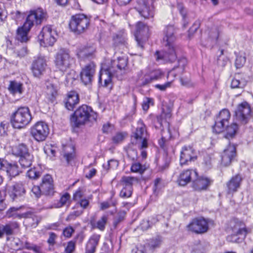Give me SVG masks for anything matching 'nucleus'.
Segmentation results:
<instances>
[{"instance_id": "55", "label": "nucleus", "mask_w": 253, "mask_h": 253, "mask_svg": "<svg viewBox=\"0 0 253 253\" xmlns=\"http://www.w3.org/2000/svg\"><path fill=\"white\" fill-rule=\"evenodd\" d=\"M127 157L132 160H135L137 158V153L135 149L128 146L126 149Z\"/></svg>"}, {"instance_id": "3", "label": "nucleus", "mask_w": 253, "mask_h": 253, "mask_svg": "<svg viewBox=\"0 0 253 253\" xmlns=\"http://www.w3.org/2000/svg\"><path fill=\"white\" fill-rule=\"evenodd\" d=\"M97 115L91 107L83 105L79 107L70 117L71 125L75 127H79L86 122L95 121Z\"/></svg>"}, {"instance_id": "5", "label": "nucleus", "mask_w": 253, "mask_h": 253, "mask_svg": "<svg viewBox=\"0 0 253 253\" xmlns=\"http://www.w3.org/2000/svg\"><path fill=\"white\" fill-rule=\"evenodd\" d=\"M90 19L84 14H78L71 17L69 27L76 34L84 32L89 27Z\"/></svg>"}, {"instance_id": "20", "label": "nucleus", "mask_w": 253, "mask_h": 253, "mask_svg": "<svg viewBox=\"0 0 253 253\" xmlns=\"http://www.w3.org/2000/svg\"><path fill=\"white\" fill-rule=\"evenodd\" d=\"M95 65L91 62L86 65L80 73L82 82L85 84H90L93 78L95 72Z\"/></svg>"}, {"instance_id": "13", "label": "nucleus", "mask_w": 253, "mask_h": 253, "mask_svg": "<svg viewBox=\"0 0 253 253\" xmlns=\"http://www.w3.org/2000/svg\"><path fill=\"white\" fill-rule=\"evenodd\" d=\"M139 179L136 177L124 176L122 177L121 183L123 188L120 193V196L123 198L130 197L132 191V186L135 183L138 182Z\"/></svg>"}, {"instance_id": "36", "label": "nucleus", "mask_w": 253, "mask_h": 253, "mask_svg": "<svg viewBox=\"0 0 253 253\" xmlns=\"http://www.w3.org/2000/svg\"><path fill=\"white\" fill-rule=\"evenodd\" d=\"M46 87L45 92L47 97L52 102L57 94V86L52 83L48 81L46 83Z\"/></svg>"}, {"instance_id": "57", "label": "nucleus", "mask_w": 253, "mask_h": 253, "mask_svg": "<svg viewBox=\"0 0 253 253\" xmlns=\"http://www.w3.org/2000/svg\"><path fill=\"white\" fill-rule=\"evenodd\" d=\"M15 53L16 56L20 58L24 57L28 54V50L26 46H23L19 49L15 50Z\"/></svg>"}, {"instance_id": "25", "label": "nucleus", "mask_w": 253, "mask_h": 253, "mask_svg": "<svg viewBox=\"0 0 253 253\" xmlns=\"http://www.w3.org/2000/svg\"><path fill=\"white\" fill-rule=\"evenodd\" d=\"M211 182V180L207 177H198L197 176L194 180L193 187L196 190H204L210 186Z\"/></svg>"}, {"instance_id": "52", "label": "nucleus", "mask_w": 253, "mask_h": 253, "mask_svg": "<svg viewBox=\"0 0 253 253\" xmlns=\"http://www.w3.org/2000/svg\"><path fill=\"white\" fill-rule=\"evenodd\" d=\"M18 209L16 208H11L6 212V216L8 217L20 219V213L18 212Z\"/></svg>"}, {"instance_id": "43", "label": "nucleus", "mask_w": 253, "mask_h": 253, "mask_svg": "<svg viewBox=\"0 0 253 253\" xmlns=\"http://www.w3.org/2000/svg\"><path fill=\"white\" fill-rule=\"evenodd\" d=\"M163 243V238L161 236H156L153 238L149 243V246L152 250L159 248Z\"/></svg>"}, {"instance_id": "32", "label": "nucleus", "mask_w": 253, "mask_h": 253, "mask_svg": "<svg viewBox=\"0 0 253 253\" xmlns=\"http://www.w3.org/2000/svg\"><path fill=\"white\" fill-rule=\"evenodd\" d=\"M19 228V224L16 222H10L8 224H0V238L2 237L4 234L11 235L13 230Z\"/></svg>"}, {"instance_id": "37", "label": "nucleus", "mask_w": 253, "mask_h": 253, "mask_svg": "<svg viewBox=\"0 0 253 253\" xmlns=\"http://www.w3.org/2000/svg\"><path fill=\"white\" fill-rule=\"evenodd\" d=\"M23 85L22 83L13 81L10 82L8 88L9 91L13 94H22L23 91Z\"/></svg>"}, {"instance_id": "26", "label": "nucleus", "mask_w": 253, "mask_h": 253, "mask_svg": "<svg viewBox=\"0 0 253 253\" xmlns=\"http://www.w3.org/2000/svg\"><path fill=\"white\" fill-rule=\"evenodd\" d=\"M26 26V22L22 27H19L16 30L15 39L21 42H26L29 40L28 34L32 26Z\"/></svg>"}, {"instance_id": "34", "label": "nucleus", "mask_w": 253, "mask_h": 253, "mask_svg": "<svg viewBox=\"0 0 253 253\" xmlns=\"http://www.w3.org/2000/svg\"><path fill=\"white\" fill-rule=\"evenodd\" d=\"M187 61L186 58H181L178 60V65L177 67H175L172 71L169 72L168 74V78L170 76L175 77L176 73L179 75L182 74L184 71V67L187 65Z\"/></svg>"}, {"instance_id": "15", "label": "nucleus", "mask_w": 253, "mask_h": 253, "mask_svg": "<svg viewBox=\"0 0 253 253\" xmlns=\"http://www.w3.org/2000/svg\"><path fill=\"white\" fill-rule=\"evenodd\" d=\"M187 228L197 234H203L209 229L208 220L203 217L195 218L188 225Z\"/></svg>"}, {"instance_id": "41", "label": "nucleus", "mask_w": 253, "mask_h": 253, "mask_svg": "<svg viewBox=\"0 0 253 253\" xmlns=\"http://www.w3.org/2000/svg\"><path fill=\"white\" fill-rule=\"evenodd\" d=\"M70 195L68 193L63 194L60 198L59 201L54 203L50 208H60L66 204H70Z\"/></svg>"}, {"instance_id": "12", "label": "nucleus", "mask_w": 253, "mask_h": 253, "mask_svg": "<svg viewBox=\"0 0 253 253\" xmlns=\"http://www.w3.org/2000/svg\"><path fill=\"white\" fill-rule=\"evenodd\" d=\"M230 113L228 110L223 109L216 117L214 125L213 126L214 132L219 133L223 132L225 127L229 124Z\"/></svg>"}, {"instance_id": "49", "label": "nucleus", "mask_w": 253, "mask_h": 253, "mask_svg": "<svg viewBox=\"0 0 253 253\" xmlns=\"http://www.w3.org/2000/svg\"><path fill=\"white\" fill-rule=\"evenodd\" d=\"M107 220L108 217L106 215L102 216L101 218L97 221L95 227L98 228L101 231H104Z\"/></svg>"}, {"instance_id": "59", "label": "nucleus", "mask_w": 253, "mask_h": 253, "mask_svg": "<svg viewBox=\"0 0 253 253\" xmlns=\"http://www.w3.org/2000/svg\"><path fill=\"white\" fill-rule=\"evenodd\" d=\"M116 204V201L111 200L110 202L106 201L102 202L100 204V209L101 210H105L111 207V206H115Z\"/></svg>"}, {"instance_id": "11", "label": "nucleus", "mask_w": 253, "mask_h": 253, "mask_svg": "<svg viewBox=\"0 0 253 253\" xmlns=\"http://www.w3.org/2000/svg\"><path fill=\"white\" fill-rule=\"evenodd\" d=\"M30 133L36 141H43L49 134V128L44 122H39L31 128Z\"/></svg>"}, {"instance_id": "22", "label": "nucleus", "mask_w": 253, "mask_h": 253, "mask_svg": "<svg viewBox=\"0 0 253 253\" xmlns=\"http://www.w3.org/2000/svg\"><path fill=\"white\" fill-rule=\"evenodd\" d=\"M236 156L235 146L234 145H229L224 149L221 155V164L225 167L229 166Z\"/></svg>"}, {"instance_id": "38", "label": "nucleus", "mask_w": 253, "mask_h": 253, "mask_svg": "<svg viewBox=\"0 0 253 253\" xmlns=\"http://www.w3.org/2000/svg\"><path fill=\"white\" fill-rule=\"evenodd\" d=\"M5 172L9 176L14 177L17 176L21 172L18 165L15 163H9Z\"/></svg>"}, {"instance_id": "42", "label": "nucleus", "mask_w": 253, "mask_h": 253, "mask_svg": "<svg viewBox=\"0 0 253 253\" xmlns=\"http://www.w3.org/2000/svg\"><path fill=\"white\" fill-rule=\"evenodd\" d=\"M13 153L15 155L19 157L26 155L29 153L27 146L24 144H21L15 147L13 150Z\"/></svg>"}, {"instance_id": "54", "label": "nucleus", "mask_w": 253, "mask_h": 253, "mask_svg": "<svg viewBox=\"0 0 253 253\" xmlns=\"http://www.w3.org/2000/svg\"><path fill=\"white\" fill-rule=\"evenodd\" d=\"M119 166V162L115 160L111 159L108 161L107 164L106 165L104 164L103 167L104 169L108 170L111 169H116Z\"/></svg>"}, {"instance_id": "63", "label": "nucleus", "mask_w": 253, "mask_h": 253, "mask_svg": "<svg viewBox=\"0 0 253 253\" xmlns=\"http://www.w3.org/2000/svg\"><path fill=\"white\" fill-rule=\"evenodd\" d=\"M74 232V229L72 227H68L63 230V235L67 238H70Z\"/></svg>"}, {"instance_id": "14", "label": "nucleus", "mask_w": 253, "mask_h": 253, "mask_svg": "<svg viewBox=\"0 0 253 253\" xmlns=\"http://www.w3.org/2000/svg\"><path fill=\"white\" fill-rule=\"evenodd\" d=\"M54 34L50 26L44 27L38 36L40 44L44 47L52 46L56 41Z\"/></svg>"}, {"instance_id": "28", "label": "nucleus", "mask_w": 253, "mask_h": 253, "mask_svg": "<svg viewBox=\"0 0 253 253\" xmlns=\"http://www.w3.org/2000/svg\"><path fill=\"white\" fill-rule=\"evenodd\" d=\"M247 83V76L240 74H236L232 79L231 83V87L232 88L243 89Z\"/></svg>"}, {"instance_id": "16", "label": "nucleus", "mask_w": 253, "mask_h": 253, "mask_svg": "<svg viewBox=\"0 0 253 253\" xmlns=\"http://www.w3.org/2000/svg\"><path fill=\"white\" fill-rule=\"evenodd\" d=\"M251 107L246 102L239 104L235 111L237 120L242 124L248 123V120L251 118Z\"/></svg>"}, {"instance_id": "24", "label": "nucleus", "mask_w": 253, "mask_h": 253, "mask_svg": "<svg viewBox=\"0 0 253 253\" xmlns=\"http://www.w3.org/2000/svg\"><path fill=\"white\" fill-rule=\"evenodd\" d=\"M42 189V193L46 195L52 194L54 192L53 180L51 176L46 174L42 179V182L41 184Z\"/></svg>"}, {"instance_id": "23", "label": "nucleus", "mask_w": 253, "mask_h": 253, "mask_svg": "<svg viewBox=\"0 0 253 253\" xmlns=\"http://www.w3.org/2000/svg\"><path fill=\"white\" fill-rule=\"evenodd\" d=\"M198 175L197 172L193 169H187L183 171L179 175L177 182L180 186H185L188 183L192 181Z\"/></svg>"}, {"instance_id": "30", "label": "nucleus", "mask_w": 253, "mask_h": 253, "mask_svg": "<svg viewBox=\"0 0 253 253\" xmlns=\"http://www.w3.org/2000/svg\"><path fill=\"white\" fill-rule=\"evenodd\" d=\"M22 218L26 219V222L31 227L35 228L39 224L38 217L31 211L20 213V219Z\"/></svg>"}, {"instance_id": "60", "label": "nucleus", "mask_w": 253, "mask_h": 253, "mask_svg": "<svg viewBox=\"0 0 253 253\" xmlns=\"http://www.w3.org/2000/svg\"><path fill=\"white\" fill-rule=\"evenodd\" d=\"M57 238V235L53 232L49 233V238L47 241L50 246H54L55 244V240Z\"/></svg>"}, {"instance_id": "8", "label": "nucleus", "mask_w": 253, "mask_h": 253, "mask_svg": "<svg viewBox=\"0 0 253 253\" xmlns=\"http://www.w3.org/2000/svg\"><path fill=\"white\" fill-rule=\"evenodd\" d=\"M47 18V12L42 8L31 10L27 17L26 26L33 27L35 24L40 25L45 21Z\"/></svg>"}, {"instance_id": "29", "label": "nucleus", "mask_w": 253, "mask_h": 253, "mask_svg": "<svg viewBox=\"0 0 253 253\" xmlns=\"http://www.w3.org/2000/svg\"><path fill=\"white\" fill-rule=\"evenodd\" d=\"M96 51L94 45L85 46L79 49L78 56L79 58L84 59L93 57Z\"/></svg>"}, {"instance_id": "27", "label": "nucleus", "mask_w": 253, "mask_h": 253, "mask_svg": "<svg viewBox=\"0 0 253 253\" xmlns=\"http://www.w3.org/2000/svg\"><path fill=\"white\" fill-rule=\"evenodd\" d=\"M79 102L78 94L75 91H71L67 94L65 107L69 110H72L75 106Z\"/></svg>"}, {"instance_id": "62", "label": "nucleus", "mask_w": 253, "mask_h": 253, "mask_svg": "<svg viewBox=\"0 0 253 253\" xmlns=\"http://www.w3.org/2000/svg\"><path fill=\"white\" fill-rule=\"evenodd\" d=\"M83 192L81 188H79L73 195V199L74 201L78 202L80 199H82Z\"/></svg>"}, {"instance_id": "51", "label": "nucleus", "mask_w": 253, "mask_h": 253, "mask_svg": "<svg viewBox=\"0 0 253 253\" xmlns=\"http://www.w3.org/2000/svg\"><path fill=\"white\" fill-rule=\"evenodd\" d=\"M83 210L77 209V210L71 212L66 217V221H70L75 220L77 217L83 213Z\"/></svg>"}, {"instance_id": "1", "label": "nucleus", "mask_w": 253, "mask_h": 253, "mask_svg": "<svg viewBox=\"0 0 253 253\" xmlns=\"http://www.w3.org/2000/svg\"><path fill=\"white\" fill-rule=\"evenodd\" d=\"M176 30L172 25L167 26L164 30L163 42L167 47L165 54L156 51L155 56L157 61L163 60L173 62L176 59V55L173 42L176 40Z\"/></svg>"}, {"instance_id": "45", "label": "nucleus", "mask_w": 253, "mask_h": 253, "mask_svg": "<svg viewBox=\"0 0 253 253\" xmlns=\"http://www.w3.org/2000/svg\"><path fill=\"white\" fill-rule=\"evenodd\" d=\"M89 204V202L88 200L86 198H83L82 199H80V200L77 202L76 205L73 209H76L79 208V209L83 210V211L84 210L87 209Z\"/></svg>"}, {"instance_id": "33", "label": "nucleus", "mask_w": 253, "mask_h": 253, "mask_svg": "<svg viewBox=\"0 0 253 253\" xmlns=\"http://www.w3.org/2000/svg\"><path fill=\"white\" fill-rule=\"evenodd\" d=\"M242 179V177L239 174L233 176L226 184L228 192L231 193L236 191L240 187Z\"/></svg>"}, {"instance_id": "17", "label": "nucleus", "mask_w": 253, "mask_h": 253, "mask_svg": "<svg viewBox=\"0 0 253 253\" xmlns=\"http://www.w3.org/2000/svg\"><path fill=\"white\" fill-rule=\"evenodd\" d=\"M164 76L160 69H155L146 73L141 79L137 80L136 82L140 86H145L152 82L161 79Z\"/></svg>"}, {"instance_id": "9", "label": "nucleus", "mask_w": 253, "mask_h": 253, "mask_svg": "<svg viewBox=\"0 0 253 253\" xmlns=\"http://www.w3.org/2000/svg\"><path fill=\"white\" fill-rule=\"evenodd\" d=\"M154 0H138L136 10L144 19L153 18L155 14Z\"/></svg>"}, {"instance_id": "40", "label": "nucleus", "mask_w": 253, "mask_h": 253, "mask_svg": "<svg viewBox=\"0 0 253 253\" xmlns=\"http://www.w3.org/2000/svg\"><path fill=\"white\" fill-rule=\"evenodd\" d=\"M33 156L30 153L28 154L20 157L19 162L23 169H26L30 167L32 164Z\"/></svg>"}, {"instance_id": "58", "label": "nucleus", "mask_w": 253, "mask_h": 253, "mask_svg": "<svg viewBox=\"0 0 253 253\" xmlns=\"http://www.w3.org/2000/svg\"><path fill=\"white\" fill-rule=\"evenodd\" d=\"M75 241H70L67 243V246L65 248L66 253H73L75 250Z\"/></svg>"}, {"instance_id": "53", "label": "nucleus", "mask_w": 253, "mask_h": 253, "mask_svg": "<svg viewBox=\"0 0 253 253\" xmlns=\"http://www.w3.org/2000/svg\"><path fill=\"white\" fill-rule=\"evenodd\" d=\"M219 34L218 28L216 26L212 27L209 32V37L212 40L216 41Z\"/></svg>"}, {"instance_id": "4", "label": "nucleus", "mask_w": 253, "mask_h": 253, "mask_svg": "<svg viewBox=\"0 0 253 253\" xmlns=\"http://www.w3.org/2000/svg\"><path fill=\"white\" fill-rule=\"evenodd\" d=\"M32 119L29 108L20 107L12 114L11 123L14 128L19 129L28 125Z\"/></svg>"}, {"instance_id": "35", "label": "nucleus", "mask_w": 253, "mask_h": 253, "mask_svg": "<svg viewBox=\"0 0 253 253\" xmlns=\"http://www.w3.org/2000/svg\"><path fill=\"white\" fill-rule=\"evenodd\" d=\"M136 33L135 34V38L137 42V45L141 48H143V43L138 39V37L141 36L144 33H146L148 31V28L141 22H137L136 25Z\"/></svg>"}, {"instance_id": "2", "label": "nucleus", "mask_w": 253, "mask_h": 253, "mask_svg": "<svg viewBox=\"0 0 253 253\" xmlns=\"http://www.w3.org/2000/svg\"><path fill=\"white\" fill-rule=\"evenodd\" d=\"M127 64L126 57H118L117 60H112L107 68L102 67L99 77V83L104 81V86H108L111 83L113 76L118 77L119 74L125 70Z\"/></svg>"}, {"instance_id": "6", "label": "nucleus", "mask_w": 253, "mask_h": 253, "mask_svg": "<svg viewBox=\"0 0 253 253\" xmlns=\"http://www.w3.org/2000/svg\"><path fill=\"white\" fill-rule=\"evenodd\" d=\"M133 137L135 142L133 141L132 143H135L140 149H145L148 147L149 134L146 130V126L141 119H139L137 122V126L133 134Z\"/></svg>"}, {"instance_id": "19", "label": "nucleus", "mask_w": 253, "mask_h": 253, "mask_svg": "<svg viewBox=\"0 0 253 253\" xmlns=\"http://www.w3.org/2000/svg\"><path fill=\"white\" fill-rule=\"evenodd\" d=\"M47 61L43 56H39L33 61L31 70L34 77L40 78L45 73L47 67Z\"/></svg>"}, {"instance_id": "50", "label": "nucleus", "mask_w": 253, "mask_h": 253, "mask_svg": "<svg viewBox=\"0 0 253 253\" xmlns=\"http://www.w3.org/2000/svg\"><path fill=\"white\" fill-rule=\"evenodd\" d=\"M114 44L116 46H126L127 44L126 38L123 35H117L114 38Z\"/></svg>"}, {"instance_id": "21", "label": "nucleus", "mask_w": 253, "mask_h": 253, "mask_svg": "<svg viewBox=\"0 0 253 253\" xmlns=\"http://www.w3.org/2000/svg\"><path fill=\"white\" fill-rule=\"evenodd\" d=\"M197 158L196 153L190 146L182 147L180 157V164L181 166L188 165L189 163L195 161Z\"/></svg>"}, {"instance_id": "61", "label": "nucleus", "mask_w": 253, "mask_h": 253, "mask_svg": "<svg viewBox=\"0 0 253 253\" xmlns=\"http://www.w3.org/2000/svg\"><path fill=\"white\" fill-rule=\"evenodd\" d=\"M32 193L37 198H39L42 193V189L41 188V186H34L32 190Z\"/></svg>"}, {"instance_id": "7", "label": "nucleus", "mask_w": 253, "mask_h": 253, "mask_svg": "<svg viewBox=\"0 0 253 253\" xmlns=\"http://www.w3.org/2000/svg\"><path fill=\"white\" fill-rule=\"evenodd\" d=\"M73 62V58L70 55L69 50L60 49L55 56L54 63L56 67L62 72L69 68Z\"/></svg>"}, {"instance_id": "56", "label": "nucleus", "mask_w": 253, "mask_h": 253, "mask_svg": "<svg viewBox=\"0 0 253 253\" xmlns=\"http://www.w3.org/2000/svg\"><path fill=\"white\" fill-rule=\"evenodd\" d=\"M126 132H118L112 138L115 143H119L123 141L126 135Z\"/></svg>"}, {"instance_id": "46", "label": "nucleus", "mask_w": 253, "mask_h": 253, "mask_svg": "<svg viewBox=\"0 0 253 253\" xmlns=\"http://www.w3.org/2000/svg\"><path fill=\"white\" fill-rule=\"evenodd\" d=\"M180 81L181 85L185 87H190L194 86V84L191 82L190 76L189 74L180 77Z\"/></svg>"}, {"instance_id": "48", "label": "nucleus", "mask_w": 253, "mask_h": 253, "mask_svg": "<svg viewBox=\"0 0 253 253\" xmlns=\"http://www.w3.org/2000/svg\"><path fill=\"white\" fill-rule=\"evenodd\" d=\"M145 170L144 166H142L139 163H134L132 164L131 167V171L133 172H137L142 174Z\"/></svg>"}, {"instance_id": "39", "label": "nucleus", "mask_w": 253, "mask_h": 253, "mask_svg": "<svg viewBox=\"0 0 253 253\" xmlns=\"http://www.w3.org/2000/svg\"><path fill=\"white\" fill-rule=\"evenodd\" d=\"M238 129V126L235 123H232L231 125L225 127L223 132L225 133V137L229 139L233 137L236 134Z\"/></svg>"}, {"instance_id": "10", "label": "nucleus", "mask_w": 253, "mask_h": 253, "mask_svg": "<svg viewBox=\"0 0 253 253\" xmlns=\"http://www.w3.org/2000/svg\"><path fill=\"white\" fill-rule=\"evenodd\" d=\"M230 227L232 233L227 237L228 242L239 243L241 239L239 236H243L244 238L247 235V229L243 227V225L241 222L235 220L232 221L230 222Z\"/></svg>"}, {"instance_id": "31", "label": "nucleus", "mask_w": 253, "mask_h": 253, "mask_svg": "<svg viewBox=\"0 0 253 253\" xmlns=\"http://www.w3.org/2000/svg\"><path fill=\"white\" fill-rule=\"evenodd\" d=\"M100 236L98 234H94L92 235L87 242L86 248L85 253H94L96 248L98 244Z\"/></svg>"}, {"instance_id": "44", "label": "nucleus", "mask_w": 253, "mask_h": 253, "mask_svg": "<svg viewBox=\"0 0 253 253\" xmlns=\"http://www.w3.org/2000/svg\"><path fill=\"white\" fill-rule=\"evenodd\" d=\"M246 61V58L244 53H239L236 55L235 65L237 69H240L243 67Z\"/></svg>"}, {"instance_id": "64", "label": "nucleus", "mask_w": 253, "mask_h": 253, "mask_svg": "<svg viewBox=\"0 0 253 253\" xmlns=\"http://www.w3.org/2000/svg\"><path fill=\"white\" fill-rule=\"evenodd\" d=\"M76 75L75 72L73 70L70 71L66 76V81L68 82H72L76 78Z\"/></svg>"}, {"instance_id": "18", "label": "nucleus", "mask_w": 253, "mask_h": 253, "mask_svg": "<svg viewBox=\"0 0 253 253\" xmlns=\"http://www.w3.org/2000/svg\"><path fill=\"white\" fill-rule=\"evenodd\" d=\"M25 193L24 184L21 181L15 182L8 189V194L13 201L20 200Z\"/></svg>"}, {"instance_id": "47", "label": "nucleus", "mask_w": 253, "mask_h": 253, "mask_svg": "<svg viewBox=\"0 0 253 253\" xmlns=\"http://www.w3.org/2000/svg\"><path fill=\"white\" fill-rule=\"evenodd\" d=\"M41 175V172L36 168L29 169L27 172V176L31 179H37L40 177Z\"/></svg>"}]
</instances>
